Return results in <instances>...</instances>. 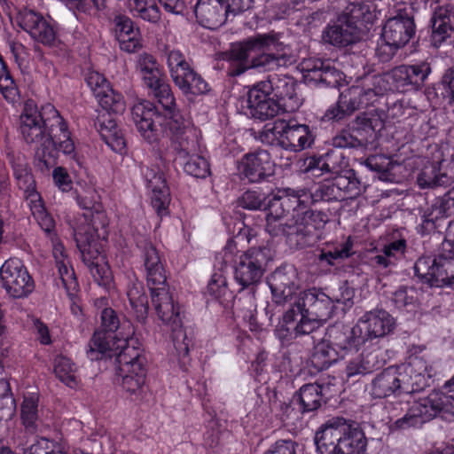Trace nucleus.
<instances>
[{"instance_id":"nucleus-1","label":"nucleus","mask_w":454,"mask_h":454,"mask_svg":"<svg viewBox=\"0 0 454 454\" xmlns=\"http://www.w3.org/2000/svg\"><path fill=\"white\" fill-rule=\"evenodd\" d=\"M434 374L432 365L415 356L408 364L389 366L378 373L371 381L368 392L373 398L410 396L429 386Z\"/></svg>"},{"instance_id":"nucleus-2","label":"nucleus","mask_w":454,"mask_h":454,"mask_svg":"<svg viewBox=\"0 0 454 454\" xmlns=\"http://www.w3.org/2000/svg\"><path fill=\"white\" fill-rule=\"evenodd\" d=\"M230 59L241 67L236 74L248 68L272 71L291 62L285 46L271 35H259L246 42L233 43L230 50Z\"/></svg>"},{"instance_id":"nucleus-3","label":"nucleus","mask_w":454,"mask_h":454,"mask_svg":"<svg viewBox=\"0 0 454 454\" xmlns=\"http://www.w3.org/2000/svg\"><path fill=\"white\" fill-rule=\"evenodd\" d=\"M315 444L321 454H366L368 441L358 423L334 417L316 433Z\"/></svg>"},{"instance_id":"nucleus-4","label":"nucleus","mask_w":454,"mask_h":454,"mask_svg":"<svg viewBox=\"0 0 454 454\" xmlns=\"http://www.w3.org/2000/svg\"><path fill=\"white\" fill-rule=\"evenodd\" d=\"M391 89L385 76L367 74L360 77L340 94L336 105L327 110L326 116L341 120L362 107L373 105Z\"/></svg>"},{"instance_id":"nucleus-5","label":"nucleus","mask_w":454,"mask_h":454,"mask_svg":"<svg viewBox=\"0 0 454 454\" xmlns=\"http://www.w3.org/2000/svg\"><path fill=\"white\" fill-rule=\"evenodd\" d=\"M268 252L265 247H252L240 252L236 243L229 240L215 256V261L224 266L231 264L234 279L244 289L261 280L268 262Z\"/></svg>"},{"instance_id":"nucleus-6","label":"nucleus","mask_w":454,"mask_h":454,"mask_svg":"<svg viewBox=\"0 0 454 454\" xmlns=\"http://www.w3.org/2000/svg\"><path fill=\"white\" fill-rule=\"evenodd\" d=\"M77 247L82 254L83 262L90 269L95 282L106 289L113 286L112 271L100 251L98 238L101 233L95 224L82 223L74 229Z\"/></svg>"},{"instance_id":"nucleus-7","label":"nucleus","mask_w":454,"mask_h":454,"mask_svg":"<svg viewBox=\"0 0 454 454\" xmlns=\"http://www.w3.org/2000/svg\"><path fill=\"white\" fill-rule=\"evenodd\" d=\"M164 112L161 114L164 125L159 126L160 134L165 133L169 137L173 150L181 158H185L191 153L197 152L199 148V135L195 127L189 118L175 108V98L172 96V102L165 105L159 102Z\"/></svg>"},{"instance_id":"nucleus-8","label":"nucleus","mask_w":454,"mask_h":454,"mask_svg":"<svg viewBox=\"0 0 454 454\" xmlns=\"http://www.w3.org/2000/svg\"><path fill=\"white\" fill-rule=\"evenodd\" d=\"M310 196L305 189L286 188L278 191L268 203L266 231L272 237L292 236L291 218L286 219L294 205H305Z\"/></svg>"},{"instance_id":"nucleus-9","label":"nucleus","mask_w":454,"mask_h":454,"mask_svg":"<svg viewBox=\"0 0 454 454\" xmlns=\"http://www.w3.org/2000/svg\"><path fill=\"white\" fill-rule=\"evenodd\" d=\"M150 288L156 314L162 324L171 331V338L177 356H186L189 353V341L183 328L178 304L175 303L165 284Z\"/></svg>"},{"instance_id":"nucleus-10","label":"nucleus","mask_w":454,"mask_h":454,"mask_svg":"<svg viewBox=\"0 0 454 454\" xmlns=\"http://www.w3.org/2000/svg\"><path fill=\"white\" fill-rule=\"evenodd\" d=\"M260 139L262 143L278 145L285 150L297 153L311 145L313 136L305 124L278 119L263 127Z\"/></svg>"},{"instance_id":"nucleus-11","label":"nucleus","mask_w":454,"mask_h":454,"mask_svg":"<svg viewBox=\"0 0 454 454\" xmlns=\"http://www.w3.org/2000/svg\"><path fill=\"white\" fill-rule=\"evenodd\" d=\"M271 85L269 82H258L251 88L241 101L242 113L258 120H268L284 112L297 109V104L286 106L285 103L270 98Z\"/></svg>"},{"instance_id":"nucleus-12","label":"nucleus","mask_w":454,"mask_h":454,"mask_svg":"<svg viewBox=\"0 0 454 454\" xmlns=\"http://www.w3.org/2000/svg\"><path fill=\"white\" fill-rule=\"evenodd\" d=\"M395 326V318L385 309H374L366 311L359 317L356 324L347 331L349 335L350 347H359L367 340L378 339L389 334Z\"/></svg>"},{"instance_id":"nucleus-13","label":"nucleus","mask_w":454,"mask_h":454,"mask_svg":"<svg viewBox=\"0 0 454 454\" xmlns=\"http://www.w3.org/2000/svg\"><path fill=\"white\" fill-rule=\"evenodd\" d=\"M327 336L315 345L310 356L312 365L318 371L327 369L348 353L357 351L356 347H350L351 339L347 332L333 329Z\"/></svg>"},{"instance_id":"nucleus-14","label":"nucleus","mask_w":454,"mask_h":454,"mask_svg":"<svg viewBox=\"0 0 454 454\" xmlns=\"http://www.w3.org/2000/svg\"><path fill=\"white\" fill-rule=\"evenodd\" d=\"M20 121L23 138L27 143L34 145L37 156L46 161V155L51 154L52 139L36 107L31 103L26 104Z\"/></svg>"},{"instance_id":"nucleus-15","label":"nucleus","mask_w":454,"mask_h":454,"mask_svg":"<svg viewBox=\"0 0 454 454\" xmlns=\"http://www.w3.org/2000/svg\"><path fill=\"white\" fill-rule=\"evenodd\" d=\"M20 121L23 138L27 143L34 145L37 156L46 161V155L51 154L52 139L36 107L31 103L26 104Z\"/></svg>"},{"instance_id":"nucleus-16","label":"nucleus","mask_w":454,"mask_h":454,"mask_svg":"<svg viewBox=\"0 0 454 454\" xmlns=\"http://www.w3.org/2000/svg\"><path fill=\"white\" fill-rule=\"evenodd\" d=\"M416 275L431 286H454V254L442 251L438 258H419L414 266Z\"/></svg>"},{"instance_id":"nucleus-17","label":"nucleus","mask_w":454,"mask_h":454,"mask_svg":"<svg viewBox=\"0 0 454 454\" xmlns=\"http://www.w3.org/2000/svg\"><path fill=\"white\" fill-rule=\"evenodd\" d=\"M442 398L443 392L433 390L427 396L415 401L402 418L395 419V427L404 430L419 427L438 415L442 418Z\"/></svg>"},{"instance_id":"nucleus-18","label":"nucleus","mask_w":454,"mask_h":454,"mask_svg":"<svg viewBox=\"0 0 454 454\" xmlns=\"http://www.w3.org/2000/svg\"><path fill=\"white\" fill-rule=\"evenodd\" d=\"M0 283L6 294L14 299L27 297L35 288L32 277L18 258L8 259L1 266Z\"/></svg>"},{"instance_id":"nucleus-19","label":"nucleus","mask_w":454,"mask_h":454,"mask_svg":"<svg viewBox=\"0 0 454 454\" xmlns=\"http://www.w3.org/2000/svg\"><path fill=\"white\" fill-rule=\"evenodd\" d=\"M122 328L126 331L117 339L114 345H116L115 352L120 372H129L131 369H146V359L144 356V349L137 340L133 337L134 330L131 324L127 321L122 323Z\"/></svg>"},{"instance_id":"nucleus-20","label":"nucleus","mask_w":454,"mask_h":454,"mask_svg":"<svg viewBox=\"0 0 454 454\" xmlns=\"http://www.w3.org/2000/svg\"><path fill=\"white\" fill-rule=\"evenodd\" d=\"M137 70L144 84L158 101L168 106L172 102L171 90L156 59L148 53L140 54L137 60Z\"/></svg>"},{"instance_id":"nucleus-21","label":"nucleus","mask_w":454,"mask_h":454,"mask_svg":"<svg viewBox=\"0 0 454 454\" xmlns=\"http://www.w3.org/2000/svg\"><path fill=\"white\" fill-rule=\"evenodd\" d=\"M310 199L305 205H294L291 207V230L293 235L301 236L302 239H309L316 235L317 231L325 227L329 221L327 214L323 211L312 210L309 208L313 203V196L309 192ZM303 243H308L304 240Z\"/></svg>"},{"instance_id":"nucleus-22","label":"nucleus","mask_w":454,"mask_h":454,"mask_svg":"<svg viewBox=\"0 0 454 454\" xmlns=\"http://www.w3.org/2000/svg\"><path fill=\"white\" fill-rule=\"evenodd\" d=\"M309 319H313L320 325L331 318L336 309L334 301L325 293L309 289L299 294L298 299L293 305Z\"/></svg>"},{"instance_id":"nucleus-23","label":"nucleus","mask_w":454,"mask_h":454,"mask_svg":"<svg viewBox=\"0 0 454 454\" xmlns=\"http://www.w3.org/2000/svg\"><path fill=\"white\" fill-rule=\"evenodd\" d=\"M430 73V65L423 61L414 65L398 66L393 68L389 74L381 75L387 77L390 87L391 80L394 89L406 92L420 90Z\"/></svg>"},{"instance_id":"nucleus-24","label":"nucleus","mask_w":454,"mask_h":454,"mask_svg":"<svg viewBox=\"0 0 454 454\" xmlns=\"http://www.w3.org/2000/svg\"><path fill=\"white\" fill-rule=\"evenodd\" d=\"M131 115L137 131L148 143L152 144L159 139V126L164 125L163 117L152 102L139 100L132 106Z\"/></svg>"},{"instance_id":"nucleus-25","label":"nucleus","mask_w":454,"mask_h":454,"mask_svg":"<svg viewBox=\"0 0 454 454\" xmlns=\"http://www.w3.org/2000/svg\"><path fill=\"white\" fill-rule=\"evenodd\" d=\"M318 325L315 320L303 315L299 309L292 306L283 316V320L275 330L276 337L284 345L290 344L294 339L309 335L313 333Z\"/></svg>"},{"instance_id":"nucleus-26","label":"nucleus","mask_w":454,"mask_h":454,"mask_svg":"<svg viewBox=\"0 0 454 454\" xmlns=\"http://www.w3.org/2000/svg\"><path fill=\"white\" fill-rule=\"evenodd\" d=\"M268 285L272 299L277 304H284L296 295L299 289L296 270L292 265L277 269L269 278Z\"/></svg>"},{"instance_id":"nucleus-27","label":"nucleus","mask_w":454,"mask_h":454,"mask_svg":"<svg viewBox=\"0 0 454 454\" xmlns=\"http://www.w3.org/2000/svg\"><path fill=\"white\" fill-rule=\"evenodd\" d=\"M274 166L270 153L259 149L242 157L239 164V171L244 178L255 183L273 175Z\"/></svg>"},{"instance_id":"nucleus-28","label":"nucleus","mask_w":454,"mask_h":454,"mask_svg":"<svg viewBox=\"0 0 454 454\" xmlns=\"http://www.w3.org/2000/svg\"><path fill=\"white\" fill-rule=\"evenodd\" d=\"M18 24L30 36L43 44L51 45L56 39V32L51 22L32 10H24L18 15Z\"/></svg>"},{"instance_id":"nucleus-29","label":"nucleus","mask_w":454,"mask_h":454,"mask_svg":"<svg viewBox=\"0 0 454 454\" xmlns=\"http://www.w3.org/2000/svg\"><path fill=\"white\" fill-rule=\"evenodd\" d=\"M194 12L201 26L209 29H215L223 25L227 19V1L199 0Z\"/></svg>"},{"instance_id":"nucleus-30","label":"nucleus","mask_w":454,"mask_h":454,"mask_svg":"<svg viewBox=\"0 0 454 454\" xmlns=\"http://www.w3.org/2000/svg\"><path fill=\"white\" fill-rule=\"evenodd\" d=\"M113 23L114 36L122 51L132 53L142 47L140 29L129 17L118 14L114 18Z\"/></svg>"},{"instance_id":"nucleus-31","label":"nucleus","mask_w":454,"mask_h":454,"mask_svg":"<svg viewBox=\"0 0 454 454\" xmlns=\"http://www.w3.org/2000/svg\"><path fill=\"white\" fill-rule=\"evenodd\" d=\"M144 175L146 187L151 192L152 206L158 215L167 214V207L170 202V194L163 173L153 168H146Z\"/></svg>"},{"instance_id":"nucleus-32","label":"nucleus","mask_w":454,"mask_h":454,"mask_svg":"<svg viewBox=\"0 0 454 454\" xmlns=\"http://www.w3.org/2000/svg\"><path fill=\"white\" fill-rule=\"evenodd\" d=\"M414 31L413 20L408 16L399 15L387 20L382 29L381 39L390 45L402 47L410 41Z\"/></svg>"},{"instance_id":"nucleus-33","label":"nucleus","mask_w":454,"mask_h":454,"mask_svg":"<svg viewBox=\"0 0 454 454\" xmlns=\"http://www.w3.org/2000/svg\"><path fill=\"white\" fill-rule=\"evenodd\" d=\"M450 215L441 197L435 198L431 203L419 209L417 217V231L421 235H428L435 231L442 218Z\"/></svg>"},{"instance_id":"nucleus-34","label":"nucleus","mask_w":454,"mask_h":454,"mask_svg":"<svg viewBox=\"0 0 454 454\" xmlns=\"http://www.w3.org/2000/svg\"><path fill=\"white\" fill-rule=\"evenodd\" d=\"M325 43L333 46L344 47L355 43L360 38L357 25L351 24L348 19L340 17L336 23L329 25L323 34Z\"/></svg>"},{"instance_id":"nucleus-35","label":"nucleus","mask_w":454,"mask_h":454,"mask_svg":"<svg viewBox=\"0 0 454 454\" xmlns=\"http://www.w3.org/2000/svg\"><path fill=\"white\" fill-rule=\"evenodd\" d=\"M454 32V6L438 7L432 18V43L440 47Z\"/></svg>"},{"instance_id":"nucleus-36","label":"nucleus","mask_w":454,"mask_h":454,"mask_svg":"<svg viewBox=\"0 0 454 454\" xmlns=\"http://www.w3.org/2000/svg\"><path fill=\"white\" fill-rule=\"evenodd\" d=\"M121 333L112 334L106 331H96L89 342L87 356L91 360H99L104 356H114L116 345L114 343L121 339Z\"/></svg>"},{"instance_id":"nucleus-37","label":"nucleus","mask_w":454,"mask_h":454,"mask_svg":"<svg viewBox=\"0 0 454 454\" xmlns=\"http://www.w3.org/2000/svg\"><path fill=\"white\" fill-rule=\"evenodd\" d=\"M96 127L105 143L114 152L121 153L125 149V139L112 116L100 114L96 122Z\"/></svg>"},{"instance_id":"nucleus-38","label":"nucleus","mask_w":454,"mask_h":454,"mask_svg":"<svg viewBox=\"0 0 454 454\" xmlns=\"http://www.w3.org/2000/svg\"><path fill=\"white\" fill-rule=\"evenodd\" d=\"M74 194V199L81 208L86 210L95 209L98 218L103 220L105 215L99 212L100 196L92 179L88 178L87 180L78 181Z\"/></svg>"},{"instance_id":"nucleus-39","label":"nucleus","mask_w":454,"mask_h":454,"mask_svg":"<svg viewBox=\"0 0 454 454\" xmlns=\"http://www.w3.org/2000/svg\"><path fill=\"white\" fill-rule=\"evenodd\" d=\"M144 265L148 284L154 286L166 283V275L157 249L152 244H146L143 251Z\"/></svg>"},{"instance_id":"nucleus-40","label":"nucleus","mask_w":454,"mask_h":454,"mask_svg":"<svg viewBox=\"0 0 454 454\" xmlns=\"http://www.w3.org/2000/svg\"><path fill=\"white\" fill-rule=\"evenodd\" d=\"M262 82H269L271 85V93L274 92L278 101L285 103L286 106L297 104V108L299 107L300 102L295 92L296 84L293 78L274 74Z\"/></svg>"},{"instance_id":"nucleus-41","label":"nucleus","mask_w":454,"mask_h":454,"mask_svg":"<svg viewBox=\"0 0 454 454\" xmlns=\"http://www.w3.org/2000/svg\"><path fill=\"white\" fill-rule=\"evenodd\" d=\"M383 365V360L380 358L378 351L362 353L348 361L346 367L348 379L357 375H364L379 369Z\"/></svg>"},{"instance_id":"nucleus-42","label":"nucleus","mask_w":454,"mask_h":454,"mask_svg":"<svg viewBox=\"0 0 454 454\" xmlns=\"http://www.w3.org/2000/svg\"><path fill=\"white\" fill-rule=\"evenodd\" d=\"M52 253L64 287L68 293L74 292L77 289L78 284L63 245L61 243L54 244Z\"/></svg>"},{"instance_id":"nucleus-43","label":"nucleus","mask_w":454,"mask_h":454,"mask_svg":"<svg viewBox=\"0 0 454 454\" xmlns=\"http://www.w3.org/2000/svg\"><path fill=\"white\" fill-rule=\"evenodd\" d=\"M63 128V129L59 128L52 132L51 154L48 156L52 157L54 150H57L62 153L68 159L74 160L77 165L81 166L82 161L75 149V144L71 132L68 130L67 124Z\"/></svg>"},{"instance_id":"nucleus-44","label":"nucleus","mask_w":454,"mask_h":454,"mask_svg":"<svg viewBox=\"0 0 454 454\" xmlns=\"http://www.w3.org/2000/svg\"><path fill=\"white\" fill-rule=\"evenodd\" d=\"M348 167V161L342 152L333 149L322 156L313 159L309 162V168H317L323 172L340 174Z\"/></svg>"},{"instance_id":"nucleus-45","label":"nucleus","mask_w":454,"mask_h":454,"mask_svg":"<svg viewBox=\"0 0 454 454\" xmlns=\"http://www.w3.org/2000/svg\"><path fill=\"white\" fill-rule=\"evenodd\" d=\"M27 203L31 210V213L40 227L46 233L51 234L54 229V221L51 216L47 213L41 195L33 189L24 193Z\"/></svg>"},{"instance_id":"nucleus-46","label":"nucleus","mask_w":454,"mask_h":454,"mask_svg":"<svg viewBox=\"0 0 454 454\" xmlns=\"http://www.w3.org/2000/svg\"><path fill=\"white\" fill-rule=\"evenodd\" d=\"M351 24L357 25L372 23L376 18V6L371 1H356L349 4L342 15Z\"/></svg>"},{"instance_id":"nucleus-47","label":"nucleus","mask_w":454,"mask_h":454,"mask_svg":"<svg viewBox=\"0 0 454 454\" xmlns=\"http://www.w3.org/2000/svg\"><path fill=\"white\" fill-rule=\"evenodd\" d=\"M39 395L37 393H27L24 395L21 405V420L26 430L35 433L40 425L38 410Z\"/></svg>"},{"instance_id":"nucleus-48","label":"nucleus","mask_w":454,"mask_h":454,"mask_svg":"<svg viewBox=\"0 0 454 454\" xmlns=\"http://www.w3.org/2000/svg\"><path fill=\"white\" fill-rule=\"evenodd\" d=\"M406 242L404 239H398L384 245L382 249L372 258V262L378 267L386 269L395 265L405 251Z\"/></svg>"},{"instance_id":"nucleus-49","label":"nucleus","mask_w":454,"mask_h":454,"mask_svg":"<svg viewBox=\"0 0 454 454\" xmlns=\"http://www.w3.org/2000/svg\"><path fill=\"white\" fill-rule=\"evenodd\" d=\"M173 81L184 94L199 95L207 91V83L190 67Z\"/></svg>"},{"instance_id":"nucleus-50","label":"nucleus","mask_w":454,"mask_h":454,"mask_svg":"<svg viewBox=\"0 0 454 454\" xmlns=\"http://www.w3.org/2000/svg\"><path fill=\"white\" fill-rule=\"evenodd\" d=\"M417 183L420 188L445 186L450 183V177L440 172L438 162H428L419 173Z\"/></svg>"},{"instance_id":"nucleus-51","label":"nucleus","mask_w":454,"mask_h":454,"mask_svg":"<svg viewBox=\"0 0 454 454\" xmlns=\"http://www.w3.org/2000/svg\"><path fill=\"white\" fill-rule=\"evenodd\" d=\"M127 296L137 318L144 319L148 311V301L143 284L137 279L130 281L127 289Z\"/></svg>"},{"instance_id":"nucleus-52","label":"nucleus","mask_w":454,"mask_h":454,"mask_svg":"<svg viewBox=\"0 0 454 454\" xmlns=\"http://www.w3.org/2000/svg\"><path fill=\"white\" fill-rule=\"evenodd\" d=\"M335 182L341 192L343 200L355 199L362 192L361 184L351 169L345 170L343 175L338 174Z\"/></svg>"},{"instance_id":"nucleus-53","label":"nucleus","mask_w":454,"mask_h":454,"mask_svg":"<svg viewBox=\"0 0 454 454\" xmlns=\"http://www.w3.org/2000/svg\"><path fill=\"white\" fill-rule=\"evenodd\" d=\"M128 4L134 16L152 23H156L160 19V9L153 0H128Z\"/></svg>"},{"instance_id":"nucleus-54","label":"nucleus","mask_w":454,"mask_h":454,"mask_svg":"<svg viewBox=\"0 0 454 454\" xmlns=\"http://www.w3.org/2000/svg\"><path fill=\"white\" fill-rule=\"evenodd\" d=\"M12 166L13 169V176L17 180L20 189L24 191V193L35 189V180L32 174L27 168V160L23 155H18L16 158L12 159Z\"/></svg>"},{"instance_id":"nucleus-55","label":"nucleus","mask_w":454,"mask_h":454,"mask_svg":"<svg viewBox=\"0 0 454 454\" xmlns=\"http://www.w3.org/2000/svg\"><path fill=\"white\" fill-rule=\"evenodd\" d=\"M119 375L121 377L122 388L130 395L138 397L145 387L146 369H131L129 372H119Z\"/></svg>"},{"instance_id":"nucleus-56","label":"nucleus","mask_w":454,"mask_h":454,"mask_svg":"<svg viewBox=\"0 0 454 454\" xmlns=\"http://www.w3.org/2000/svg\"><path fill=\"white\" fill-rule=\"evenodd\" d=\"M299 403L303 412L317 410L321 405V386L306 384L300 388Z\"/></svg>"},{"instance_id":"nucleus-57","label":"nucleus","mask_w":454,"mask_h":454,"mask_svg":"<svg viewBox=\"0 0 454 454\" xmlns=\"http://www.w3.org/2000/svg\"><path fill=\"white\" fill-rule=\"evenodd\" d=\"M54 372L59 380L69 387L77 385L76 367L70 358L64 356H57L54 361Z\"/></svg>"},{"instance_id":"nucleus-58","label":"nucleus","mask_w":454,"mask_h":454,"mask_svg":"<svg viewBox=\"0 0 454 454\" xmlns=\"http://www.w3.org/2000/svg\"><path fill=\"white\" fill-rule=\"evenodd\" d=\"M97 99L100 106L107 112L105 114H121L125 110V101L121 94L114 90L111 86L105 89L104 93H100Z\"/></svg>"},{"instance_id":"nucleus-59","label":"nucleus","mask_w":454,"mask_h":454,"mask_svg":"<svg viewBox=\"0 0 454 454\" xmlns=\"http://www.w3.org/2000/svg\"><path fill=\"white\" fill-rule=\"evenodd\" d=\"M16 411L15 400L10 394L9 383L0 380V420H10Z\"/></svg>"},{"instance_id":"nucleus-60","label":"nucleus","mask_w":454,"mask_h":454,"mask_svg":"<svg viewBox=\"0 0 454 454\" xmlns=\"http://www.w3.org/2000/svg\"><path fill=\"white\" fill-rule=\"evenodd\" d=\"M311 194L313 196V202L319 200L325 201L343 200L341 192H340L335 182V177L333 180L319 184L316 188L315 192Z\"/></svg>"},{"instance_id":"nucleus-61","label":"nucleus","mask_w":454,"mask_h":454,"mask_svg":"<svg viewBox=\"0 0 454 454\" xmlns=\"http://www.w3.org/2000/svg\"><path fill=\"white\" fill-rule=\"evenodd\" d=\"M184 170L196 178H205L210 174L207 160L204 157L192 155L184 164Z\"/></svg>"},{"instance_id":"nucleus-62","label":"nucleus","mask_w":454,"mask_h":454,"mask_svg":"<svg viewBox=\"0 0 454 454\" xmlns=\"http://www.w3.org/2000/svg\"><path fill=\"white\" fill-rule=\"evenodd\" d=\"M38 113L40 114L43 124L46 127H50L51 132H54L55 129L59 128L63 129V127L67 125V122L60 116L59 111L50 103L42 106Z\"/></svg>"},{"instance_id":"nucleus-63","label":"nucleus","mask_w":454,"mask_h":454,"mask_svg":"<svg viewBox=\"0 0 454 454\" xmlns=\"http://www.w3.org/2000/svg\"><path fill=\"white\" fill-rule=\"evenodd\" d=\"M383 127L381 116L377 112H366L356 116V128L364 131H376Z\"/></svg>"},{"instance_id":"nucleus-64","label":"nucleus","mask_w":454,"mask_h":454,"mask_svg":"<svg viewBox=\"0 0 454 454\" xmlns=\"http://www.w3.org/2000/svg\"><path fill=\"white\" fill-rule=\"evenodd\" d=\"M392 301L397 309L414 306L418 301L417 290L413 287L400 286L394 292Z\"/></svg>"}]
</instances>
